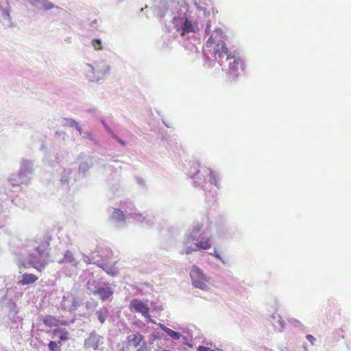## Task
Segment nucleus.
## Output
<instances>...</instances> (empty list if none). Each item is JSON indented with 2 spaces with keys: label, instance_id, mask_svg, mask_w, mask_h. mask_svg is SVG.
<instances>
[{
  "label": "nucleus",
  "instance_id": "obj_34",
  "mask_svg": "<svg viewBox=\"0 0 351 351\" xmlns=\"http://www.w3.org/2000/svg\"><path fill=\"white\" fill-rule=\"evenodd\" d=\"M215 256L217 258H219V254H217L216 252H215Z\"/></svg>",
  "mask_w": 351,
  "mask_h": 351
},
{
  "label": "nucleus",
  "instance_id": "obj_11",
  "mask_svg": "<svg viewBox=\"0 0 351 351\" xmlns=\"http://www.w3.org/2000/svg\"><path fill=\"white\" fill-rule=\"evenodd\" d=\"M95 293L98 295L103 301L112 298L113 291L109 287H100L96 289Z\"/></svg>",
  "mask_w": 351,
  "mask_h": 351
},
{
  "label": "nucleus",
  "instance_id": "obj_38",
  "mask_svg": "<svg viewBox=\"0 0 351 351\" xmlns=\"http://www.w3.org/2000/svg\"><path fill=\"white\" fill-rule=\"evenodd\" d=\"M59 351H60V350H59Z\"/></svg>",
  "mask_w": 351,
  "mask_h": 351
},
{
  "label": "nucleus",
  "instance_id": "obj_5",
  "mask_svg": "<svg viewBox=\"0 0 351 351\" xmlns=\"http://www.w3.org/2000/svg\"><path fill=\"white\" fill-rule=\"evenodd\" d=\"M190 276L191 278L192 284L194 287L202 290H204L207 288L208 278L205 276L202 269L198 268V267H193L190 272Z\"/></svg>",
  "mask_w": 351,
  "mask_h": 351
},
{
  "label": "nucleus",
  "instance_id": "obj_22",
  "mask_svg": "<svg viewBox=\"0 0 351 351\" xmlns=\"http://www.w3.org/2000/svg\"><path fill=\"white\" fill-rule=\"evenodd\" d=\"M111 135L112 137H114V138L119 143H121V145L124 147L125 146V143L124 141H123V140L120 139L118 138V136L117 135H115V134H114L113 132H111Z\"/></svg>",
  "mask_w": 351,
  "mask_h": 351
},
{
  "label": "nucleus",
  "instance_id": "obj_14",
  "mask_svg": "<svg viewBox=\"0 0 351 351\" xmlns=\"http://www.w3.org/2000/svg\"><path fill=\"white\" fill-rule=\"evenodd\" d=\"M38 277L33 274H24L22 275V278L19 282V284L25 285L33 284L36 282Z\"/></svg>",
  "mask_w": 351,
  "mask_h": 351
},
{
  "label": "nucleus",
  "instance_id": "obj_24",
  "mask_svg": "<svg viewBox=\"0 0 351 351\" xmlns=\"http://www.w3.org/2000/svg\"><path fill=\"white\" fill-rule=\"evenodd\" d=\"M136 351H147V347L145 343H143L142 346H141L138 348L136 349Z\"/></svg>",
  "mask_w": 351,
  "mask_h": 351
},
{
  "label": "nucleus",
  "instance_id": "obj_26",
  "mask_svg": "<svg viewBox=\"0 0 351 351\" xmlns=\"http://www.w3.org/2000/svg\"><path fill=\"white\" fill-rule=\"evenodd\" d=\"M197 351H209V348L204 346H199L197 348Z\"/></svg>",
  "mask_w": 351,
  "mask_h": 351
},
{
  "label": "nucleus",
  "instance_id": "obj_25",
  "mask_svg": "<svg viewBox=\"0 0 351 351\" xmlns=\"http://www.w3.org/2000/svg\"><path fill=\"white\" fill-rule=\"evenodd\" d=\"M277 321L279 323V324L281 326V328H284L285 327V322H284V320L282 319V317H280V316H278Z\"/></svg>",
  "mask_w": 351,
  "mask_h": 351
},
{
  "label": "nucleus",
  "instance_id": "obj_4",
  "mask_svg": "<svg viewBox=\"0 0 351 351\" xmlns=\"http://www.w3.org/2000/svg\"><path fill=\"white\" fill-rule=\"evenodd\" d=\"M194 241H195V237H194L193 234L189 235L187 240L185 242L186 247L180 253L181 254H189L193 253V252H197V250H207L210 249L212 247V242L210 239H207L204 241H199L194 245V247L190 246V243Z\"/></svg>",
  "mask_w": 351,
  "mask_h": 351
},
{
  "label": "nucleus",
  "instance_id": "obj_32",
  "mask_svg": "<svg viewBox=\"0 0 351 351\" xmlns=\"http://www.w3.org/2000/svg\"><path fill=\"white\" fill-rule=\"evenodd\" d=\"M210 351H223L222 350H220V348H216L215 350H213Z\"/></svg>",
  "mask_w": 351,
  "mask_h": 351
},
{
  "label": "nucleus",
  "instance_id": "obj_3",
  "mask_svg": "<svg viewBox=\"0 0 351 351\" xmlns=\"http://www.w3.org/2000/svg\"><path fill=\"white\" fill-rule=\"evenodd\" d=\"M173 24L176 31L179 32L181 36H184L189 32H195V25L186 16L173 17Z\"/></svg>",
  "mask_w": 351,
  "mask_h": 351
},
{
  "label": "nucleus",
  "instance_id": "obj_17",
  "mask_svg": "<svg viewBox=\"0 0 351 351\" xmlns=\"http://www.w3.org/2000/svg\"><path fill=\"white\" fill-rule=\"evenodd\" d=\"M74 261V258L70 251H66L64 253V256L62 259L58 261L59 263H72Z\"/></svg>",
  "mask_w": 351,
  "mask_h": 351
},
{
  "label": "nucleus",
  "instance_id": "obj_37",
  "mask_svg": "<svg viewBox=\"0 0 351 351\" xmlns=\"http://www.w3.org/2000/svg\"><path fill=\"white\" fill-rule=\"evenodd\" d=\"M210 176H213V172H212V171H210Z\"/></svg>",
  "mask_w": 351,
  "mask_h": 351
},
{
  "label": "nucleus",
  "instance_id": "obj_12",
  "mask_svg": "<svg viewBox=\"0 0 351 351\" xmlns=\"http://www.w3.org/2000/svg\"><path fill=\"white\" fill-rule=\"evenodd\" d=\"M52 333L62 341H68L71 337L70 332L65 328H56L53 330Z\"/></svg>",
  "mask_w": 351,
  "mask_h": 351
},
{
  "label": "nucleus",
  "instance_id": "obj_6",
  "mask_svg": "<svg viewBox=\"0 0 351 351\" xmlns=\"http://www.w3.org/2000/svg\"><path fill=\"white\" fill-rule=\"evenodd\" d=\"M129 309L132 312L140 313L145 318L149 319V307L147 302H144L141 299L134 298L131 300L129 304Z\"/></svg>",
  "mask_w": 351,
  "mask_h": 351
},
{
  "label": "nucleus",
  "instance_id": "obj_2",
  "mask_svg": "<svg viewBox=\"0 0 351 351\" xmlns=\"http://www.w3.org/2000/svg\"><path fill=\"white\" fill-rule=\"evenodd\" d=\"M32 245L36 247V253L33 252L29 254V262L34 269L41 272L48 263L45 259H42V257L48 256L47 250L49 242L46 240H34Z\"/></svg>",
  "mask_w": 351,
  "mask_h": 351
},
{
  "label": "nucleus",
  "instance_id": "obj_27",
  "mask_svg": "<svg viewBox=\"0 0 351 351\" xmlns=\"http://www.w3.org/2000/svg\"><path fill=\"white\" fill-rule=\"evenodd\" d=\"M202 226H197L196 227H194L193 230V232L195 234H197L199 232V230L202 229Z\"/></svg>",
  "mask_w": 351,
  "mask_h": 351
},
{
  "label": "nucleus",
  "instance_id": "obj_16",
  "mask_svg": "<svg viewBox=\"0 0 351 351\" xmlns=\"http://www.w3.org/2000/svg\"><path fill=\"white\" fill-rule=\"evenodd\" d=\"M112 217L119 221H124L125 220V215L123 211L119 210V208H115Z\"/></svg>",
  "mask_w": 351,
  "mask_h": 351
},
{
  "label": "nucleus",
  "instance_id": "obj_21",
  "mask_svg": "<svg viewBox=\"0 0 351 351\" xmlns=\"http://www.w3.org/2000/svg\"><path fill=\"white\" fill-rule=\"evenodd\" d=\"M43 8L45 9V10H49V9H51L53 8V5L52 3V2L51 1H45L43 3Z\"/></svg>",
  "mask_w": 351,
  "mask_h": 351
},
{
  "label": "nucleus",
  "instance_id": "obj_35",
  "mask_svg": "<svg viewBox=\"0 0 351 351\" xmlns=\"http://www.w3.org/2000/svg\"><path fill=\"white\" fill-rule=\"evenodd\" d=\"M156 351H158V350H156ZM162 351H171V350H163Z\"/></svg>",
  "mask_w": 351,
  "mask_h": 351
},
{
  "label": "nucleus",
  "instance_id": "obj_18",
  "mask_svg": "<svg viewBox=\"0 0 351 351\" xmlns=\"http://www.w3.org/2000/svg\"><path fill=\"white\" fill-rule=\"evenodd\" d=\"M165 332L173 339H179L180 338V334L179 332L173 331V330L169 329V328L165 330Z\"/></svg>",
  "mask_w": 351,
  "mask_h": 351
},
{
  "label": "nucleus",
  "instance_id": "obj_36",
  "mask_svg": "<svg viewBox=\"0 0 351 351\" xmlns=\"http://www.w3.org/2000/svg\"><path fill=\"white\" fill-rule=\"evenodd\" d=\"M94 79L97 80L98 78H97V77H93V80H94Z\"/></svg>",
  "mask_w": 351,
  "mask_h": 351
},
{
  "label": "nucleus",
  "instance_id": "obj_31",
  "mask_svg": "<svg viewBox=\"0 0 351 351\" xmlns=\"http://www.w3.org/2000/svg\"><path fill=\"white\" fill-rule=\"evenodd\" d=\"M210 27V25H208L206 29H205V32H206V34H208V29Z\"/></svg>",
  "mask_w": 351,
  "mask_h": 351
},
{
  "label": "nucleus",
  "instance_id": "obj_23",
  "mask_svg": "<svg viewBox=\"0 0 351 351\" xmlns=\"http://www.w3.org/2000/svg\"><path fill=\"white\" fill-rule=\"evenodd\" d=\"M306 338L311 344H313L316 341V339L312 335H306Z\"/></svg>",
  "mask_w": 351,
  "mask_h": 351
},
{
  "label": "nucleus",
  "instance_id": "obj_20",
  "mask_svg": "<svg viewBox=\"0 0 351 351\" xmlns=\"http://www.w3.org/2000/svg\"><path fill=\"white\" fill-rule=\"evenodd\" d=\"M92 45L95 50L102 49V43L100 40H97V38H95L92 41Z\"/></svg>",
  "mask_w": 351,
  "mask_h": 351
},
{
  "label": "nucleus",
  "instance_id": "obj_8",
  "mask_svg": "<svg viewBox=\"0 0 351 351\" xmlns=\"http://www.w3.org/2000/svg\"><path fill=\"white\" fill-rule=\"evenodd\" d=\"M87 263H93L98 265L99 267L103 269L104 271L108 275L114 276L118 274V269L115 267V265H110L108 263H104L101 262L99 260H97L96 261H91L90 258H88V261H86Z\"/></svg>",
  "mask_w": 351,
  "mask_h": 351
},
{
  "label": "nucleus",
  "instance_id": "obj_1",
  "mask_svg": "<svg viewBox=\"0 0 351 351\" xmlns=\"http://www.w3.org/2000/svg\"><path fill=\"white\" fill-rule=\"evenodd\" d=\"M204 51V54L214 57L230 77H237L243 74L245 69L243 60L235 51L230 52L220 37L211 35L205 44Z\"/></svg>",
  "mask_w": 351,
  "mask_h": 351
},
{
  "label": "nucleus",
  "instance_id": "obj_13",
  "mask_svg": "<svg viewBox=\"0 0 351 351\" xmlns=\"http://www.w3.org/2000/svg\"><path fill=\"white\" fill-rule=\"evenodd\" d=\"M43 323L45 326L49 327L57 326L59 325H66L67 324L66 321H60L56 319L54 317L51 315L46 316L43 319Z\"/></svg>",
  "mask_w": 351,
  "mask_h": 351
},
{
  "label": "nucleus",
  "instance_id": "obj_19",
  "mask_svg": "<svg viewBox=\"0 0 351 351\" xmlns=\"http://www.w3.org/2000/svg\"><path fill=\"white\" fill-rule=\"evenodd\" d=\"M49 351H59L58 344L56 341H50L48 344Z\"/></svg>",
  "mask_w": 351,
  "mask_h": 351
},
{
  "label": "nucleus",
  "instance_id": "obj_9",
  "mask_svg": "<svg viewBox=\"0 0 351 351\" xmlns=\"http://www.w3.org/2000/svg\"><path fill=\"white\" fill-rule=\"evenodd\" d=\"M101 337L95 332L90 333V337L84 340V346L88 349L97 350Z\"/></svg>",
  "mask_w": 351,
  "mask_h": 351
},
{
  "label": "nucleus",
  "instance_id": "obj_15",
  "mask_svg": "<svg viewBox=\"0 0 351 351\" xmlns=\"http://www.w3.org/2000/svg\"><path fill=\"white\" fill-rule=\"evenodd\" d=\"M96 315L101 324H104L106 318L109 316V311L106 307L96 311Z\"/></svg>",
  "mask_w": 351,
  "mask_h": 351
},
{
  "label": "nucleus",
  "instance_id": "obj_10",
  "mask_svg": "<svg viewBox=\"0 0 351 351\" xmlns=\"http://www.w3.org/2000/svg\"><path fill=\"white\" fill-rule=\"evenodd\" d=\"M127 341L129 346H134L135 348L143 345L144 338L141 333H133L130 334L127 337Z\"/></svg>",
  "mask_w": 351,
  "mask_h": 351
},
{
  "label": "nucleus",
  "instance_id": "obj_28",
  "mask_svg": "<svg viewBox=\"0 0 351 351\" xmlns=\"http://www.w3.org/2000/svg\"><path fill=\"white\" fill-rule=\"evenodd\" d=\"M87 68L89 70V71H92L93 73H95V69L93 66H92L90 64H87Z\"/></svg>",
  "mask_w": 351,
  "mask_h": 351
},
{
  "label": "nucleus",
  "instance_id": "obj_33",
  "mask_svg": "<svg viewBox=\"0 0 351 351\" xmlns=\"http://www.w3.org/2000/svg\"><path fill=\"white\" fill-rule=\"evenodd\" d=\"M96 71H97V73H103V72H102V71H98V66H96Z\"/></svg>",
  "mask_w": 351,
  "mask_h": 351
},
{
  "label": "nucleus",
  "instance_id": "obj_29",
  "mask_svg": "<svg viewBox=\"0 0 351 351\" xmlns=\"http://www.w3.org/2000/svg\"><path fill=\"white\" fill-rule=\"evenodd\" d=\"M62 341H62V340H60V339H58V341H56V343H57V344H58V348H59V350H60V347H61V346H62Z\"/></svg>",
  "mask_w": 351,
  "mask_h": 351
},
{
  "label": "nucleus",
  "instance_id": "obj_30",
  "mask_svg": "<svg viewBox=\"0 0 351 351\" xmlns=\"http://www.w3.org/2000/svg\"><path fill=\"white\" fill-rule=\"evenodd\" d=\"M160 328L162 329L164 332H165L166 328H168L167 326H165L163 324H160Z\"/></svg>",
  "mask_w": 351,
  "mask_h": 351
},
{
  "label": "nucleus",
  "instance_id": "obj_7",
  "mask_svg": "<svg viewBox=\"0 0 351 351\" xmlns=\"http://www.w3.org/2000/svg\"><path fill=\"white\" fill-rule=\"evenodd\" d=\"M113 256V252L109 247H97L90 257L91 261H97V257L101 258V262L109 261Z\"/></svg>",
  "mask_w": 351,
  "mask_h": 351
}]
</instances>
